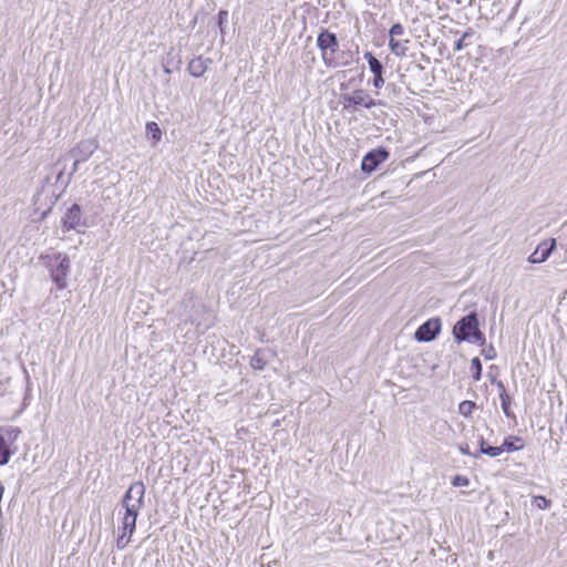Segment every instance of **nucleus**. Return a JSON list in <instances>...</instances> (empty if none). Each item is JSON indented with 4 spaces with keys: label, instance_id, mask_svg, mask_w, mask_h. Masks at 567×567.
Wrapping results in <instances>:
<instances>
[{
    "label": "nucleus",
    "instance_id": "obj_10",
    "mask_svg": "<svg viewBox=\"0 0 567 567\" xmlns=\"http://www.w3.org/2000/svg\"><path fill=\"white\" fill-rule=\"evenodd\" d=\"M80 227H85V221L82 217V209L80 205L73 204L68 210L65 212L63 218H62V228L63 231H70V230H80Z\"/></svg>",
    "mask_w": 567,
    "mask_h": 567
},
{
    "label": "nucleus",
    "instance_id": "obj_11",
    "mask_svg": "<svg viewBox=\"0 0 567 567\" xmlns=\"http://www.w3.org/2000/svg\"><path fill=\"white\" fill-rule=\"evenodd\" d=\"M441 331V319L431 318L422 323L415 331V339L420 342H430L436 338Z\"/></svg>",
    "mask_w": 567,
    "mask_h": 567
},
{
    "label": "nucleus",
    "instance_id": "obj_1",
    "mask_svg": "<svg viewBox=\"0 0 567 567\" xmlns=\"http://www.w3.org/2000/svg\"><path fill=\"white\" fill-rule=\"evenodd\" d=\"M145 485L137 481L130 485L122 497L121 508L124 511L121 517V526L116 538V547L124 549L136 529V520L144 506Z\"/></svg>",
    "mask_w": 567,
    "mask_h": 567
},
{
    "label": "nucleus",
    "instance_id": "obj_8",
    "mask_svg": "<svg viewBox=\"0 0 567 567\" xmlns=\"http://www.w3.org/2000/svg\"><path fill=\"white\" fill-rule=\"evenodd\" d=\"M20 434L21 430L19 427L0 426V466L9 463L11 456L13 455L11 445L18 440Z\"/></svg>",
    "mask_w": 567,
    "mask_h": 567
},
{
    "label": "nucleus",
    "instance_id": "obj_17",
    "mask_svg": "<svg viewBox=\"0 0 567 567\" xmlns=\"http://www.w3.org/2000/svg\"><path fill=\"white\" fill-rule=\"evenodd\" d=\"M409 40L399 41L395 39H389V47L391 52L396 56H404L408 51Z\"/></svg>",
    "mask_w": 567,
    "mask_h": 567
},
{
    "label": "nucleus",
    "instance_id": "obj_24",
    "mask_svg": "<svg viewBox=\"0 0 567 567\" xmlns=\"http://www.w3.org/2000/svg\"><path fill=\"white\" fill-rule=\"evenodd\" d=\"M474 408H475V403L474 402H472V401H463L458 405V412L462 415H464V416H468L473 412Z\"/></svg>",
    "mask_w": 567,
    "mask_h": 567
},
{
    "label": "nucleus",
    "instance_id": "obj_18",
    "mask_svg": "<svg viewBox=\"0 0 567 567\" xmlns=\"http://www.w3.org/2000/svg\"><path fill=\"white\" fill-rule=\"evenodd\" d=\"M475 32L472 28H468L462 37L454 42V50L462 51L464 48L471 44V39L474 37Z\"/></svg>",
    "mask_w": 567,
    "mask_h": 567
},
{
    "label": "nucleus",
    "instance_id": "obj_14",
    "mask_svg": "<svg viewBox=\"0 0 567 567\" xmlns=\"http://www.w3.org/2000/svg\"><path fill=\"white\" fill-rule=\"evenodd\" d=\"M212 62L210 59H204L203 56H197L190 60L188 63V72L194 78H200L207 70L208 64Z\"/></svg>",
    "mask_w": 567,
    "mask_h": 567
},
{
    "label": "nucleus",
    "instance_id": "obj_25",
    "mask_svg": "<svg viewBox=\"0 0 567 567\" xmlns=\"http://www.w3.org/2000/svg\"><path fill=\"white\" fill-rule=\"evenodd\" d=\"M405 32L404 27L401 23H394L389 30L390 39H395V37H401Z\"/></svg>",
    "mask_w": 567,
    "mask_h": 567
},
{
    "label": "nucleus",
    "instance_id": "obj_5",
    "mask_svg": "<svg viewBox=\"0 0 567 567\" xmlns=\"http://www.w3.org/2000/svg\"><path fill=\"white\" fill-rule=\"evenodd\" d=\"M317 47L321 51V59L327 68H339L349 64L348 61L339 62L334 53L339 51V40L336 33L322 28L317 35Z\"/></svg>",
    "mask_w": 567,
    "mask_h": 567
},
{
    "label": "nucleus",
    "instance_id": "obj_20",
    "mask_svg": "<svg viewBox=\"0 0 567 567\" xmlns=\"http://www.w3.org/2000/svg\"><path fill=\"white\" fill-rule=\"evenodd\" d=\"M499 399H501V406H502V410H503L504 414L507 417H513L514 419L515 415H514V413L511 410L512 400H511V396L508 395V393L499 394Z\"/></svg>",
    "mask_w": 567,
    "mask_h": 567
},
{
    "label": "nucleus",
    "instance_id": "obj_7",
    "mask_svg": "<svg viewBox=\"0 0 567 567\" xmlns=\"http://www.w3.org/2000/svg\"><path fill=\"white\" fill-rule=\"evenodd\" d=\"M97 141L94 138H89L81 141L70 152L61 155L63 158H68V164L72 162L70 174L73 175L78 171L79 164L87 161L91 157V155L97 150Z\"/></svg>",
    "mask_w": 567,
    "mask_h": 567
},
{
    "label": "nucleus",
    "instance_id": "obj_15",
    "mask_svg": "<svg viewBox=\"0 0 567 567\" xmlns=\"http://www.w3.org/2000/svg\"><path fill=\"white\" fill-rule=\"evenodd\" d=\"M524 447L523 439L516 435H509L504 439L503 444L499 445V450L503 452H516Z\"/></svg>",
    "mask_w": 567,
    "mask_h": 567
},
{
    "label": "nucleus",
    "instance_id": "obj_26",
    "mask_svg": "<svg viewBox=\"0 0 567 567\" xmlns=\"http://www.w3.org/2000/svg\"><path fill=\"white\" fill-rule=\"evenodd\" d=\"M451 483L454 487H464L468 486L470 480L464 475H455Z\"/></svg>",
    "mask_w": 567,
    "mask_h": 567
},
{
    "label": "nucleus",
    "instance_id": "obj_6",
    "mask_svg": "<svg viewBox=\"0 0 567 567\" xmlns=\"http://www.w3.org/2000/svg\"><path fill=\"white\" fill-rule=\"evenodd\" d=\"M341 104L343 111L348 113H357L361 109H372L382 105L381 101L374 100L365 90L357 89L352 93L341 94Z\"/></svg>",
    "mask_w": 567,
    "mask_h": 567
},
{
    "label": "nucleus",
    "instance_id": "obj_19",
    "mask_svg": "<svg viewBox=\"0 0 567 567\" xmlns=\"http://www.w3.org/2000/svg\"><path fill=\"white\" fill-rule=\"evenodd\" d=\"M267 364V360L262 355L261 350H257L250 360V365L255 370H262Z\"/></svg>",
    "mask_w": 567,
    "mask_h": 567
},
{
    "label": "nucleus",
    "instance_id": "obj_9",
    "mask_svg": "<svg viewBox=\"0 0 567 567\" xmlns=\"http://www.w3.org/2000/svg\"><path fill=\"white\" fill-rule=\"evenodd\" d=\"M390 156V152L383 147H377L368 152L361 162V171L367 174L374 172L380 164L385 162Z\"/></svg>",
    "mask_w": 567,
    "mask_h": 567
},
{
    "label": "nucleus",
    "instance_id": "obj_3",
    "mask_svg": "<svg viewBox=\"0 0 567 567\" xmlns=\"http://www.w3.org/2000/svg\"><path fill=\"white\" fill-rule=\"evenodd\" d=\"M40 259L49 271L52 282L58 290L68 287V278L71 272L70 257L64 252H52L41 255Z\"/></svg>",
    "mask_w": 567,
    "mask_h": 567
},
{
    "label": "nucleus",
    "instance_id": "obj_2",
    "mask_svg": "<svg viewBox=\"0 0 567 567\" xmlns=\"http://www.w3.org/2000/svg\"><path fill=\"white\" fill-rule=\"evenodd\" d=\"M68 158L60 156L47 174L41 189L34 195L35 205L42 198L48 200V208L43 212V216L51 210L52 206L59 200L71 183L73 175L70 174V171L68 172Z\"/></svg>",
    "mask_w": 567,
    "mask_h": 567
},
{
    "label": "nucleus",
    "instance_id": "obj_31",
    "mask_svg": "<svg viewBox=\"0 0 567 567\" xmlns=\"http://www.w3.org/2000/svg\"><path fill=\"white\" fill-rule=\"evenodd\" d=\"M23 374H24L25 380L29 381L30 380V375H29V372H28L25 367H23Z\"/></svg>",
    "mask_w": 567,
    "mask_h": 567
},
{
    "label": "nucleus",
    "instance_id": "obj_30",
    "mask_svg": "<svg viewBox=\"0 0 567 567\" xmlns=\"http://www.w3.org/2000/svg\"><path fill=\"white\" fill-rule=\"evenodd\" d=\"M491 381H492L493 384H495L497 386V389L499 390V394L507 393L506 389H505V385H504V383L501 380H497L496 378H493Z\"/></svg>",
    "mask_w": 567,
    "mask_h": 567
},
{
    "label": "nucleus",
    "instance_id": "obj_27",
    "mask_svg": "<svg viewBox=\"0 0 567 567\" xmlns=\"http://www.w3.org/2000/svg\"><path fill=\"white\" fill-rule=\"evenodd\" d=\"M482 355L486 359V360H493L496 358L497 353H496V350L495 348L493 347V344H489L488 347H485L483 350H482Z\"/></svg>",
    "mask_w": 567,
    "mask_h": 567
},
{
    "label": "nucleus",
    "instance_id": "obj_32",
    "mask_svg": "<svg viewBox=\"0 0 567 567\" xmlns=\"http://www.w3.org/2000/svg\"><path fill=\"white\" fill-rule=\"evenodd\" d=\"M164 72H165V73H167V74H169V73H171V70H169L166 65H164Z\"/></svg>",
    "mask_w": 567,
    "mask_h": 567
},
{
    "label": "nucleus",
    "instance_id": "obj_12",
    "mask_svg": "<svg viewBox=\"0 0 567 567\" xmlns=\"http://www.w3.org/2000/svg\"><path fill=\"white\" fill-rule=\"evenodd\" d=\"M364 59L367 60L368 64H369V69L370 71L373 73V80H372V85L375 87V89H381L383 85H384V78H383V72H384V66L382 64L381 61H379L372 52L370 51H367L364 53Z\"/></svg>",
    "mask_w": 567,
    "mask_h": 567
},
{
    "label": "nucleus",
    "instance_id": "obj_22",
    "mask_svg": "<svg viewBox=\"0 0 567 567\" xmlns=\"http://www.w3.org/2000/svg\"><path fill=\"white\" fill-rule=\"evenodd\" d=\"M146 132H147L148 134H151V135H152V138H153L154 141H156V142H157V141H159V140H161V137H162V132H161V130H159V127H158L157 123H155V122H148V123L146 124Z\"/></svg>",
    "mask_w": 567,
    "mask_h": 567
},
{
    "label": "nucleus",
    "instance_id": "obj_13",
    "mask_svg": "<svg viewBox=\"0 0 567 567\" xmlns=\"http://www.w3.org/2000/svg\"><path fill=\"white\" fill-rule=\"evenodd\" d=\"M556 248V240L554 238L549 240H544L536 249L532 252V255L528 257V261L530 264H540L544 262L549 258L554 249Z\"/></svg>",
    "mask_w": 567,
    "mask_h": 567
},
{
    "label": "nucleus",
    "instance_id": "obj_21",
    "mask_svg": "<svg viewBox=\"0 0 567 567\" xmlns=\"http://www.w3.org/2000/svg\"><path fill=\"white\" fill-rule=\"evenodd\" d=\"M482 362L480 358L475 357L471 360V371L474 381H480L482 377Z\"/></svg>",
    "mask_w": 567,
    "mask_h": 567
},
{
    "label": "nucleus",
    "instance_id": "obj_4",
    "mask_svg": "<svg viewBox=\"0 0 567 567\" xmlns=\"http://www.w3.org/2000/svg\"><path fill=\"white\" fill-rule=\"evenodd\" d=\"M453 337L456 342H470L484 346L486 342L484 333L480 330L478 315L472 311L462 317L453 327Z\"/></svg>",
    "mask_w": 567,
    "mask_h": 567
},
{
    "label": "nucleus",
    "instance_id": "obj_23",
    "mask_svg": "<svg viewBox=\"0 0 567 567\" xmlns=\"http://www.w3.org/2000/svg\"><path fill=\"white\" fill-rule=\"evenodd\" d=\"M551 502L545 496L538 495L533 497V505L539 509H547L550 507Z\"/></svg>",
    "mask_w": 567,
    "mask_h": 567
},
{
    "label": "nucleus",
    "instance_id": "obj_28",
    "mask_svg": "<svg viewBox=\"0 0 567 567\" xmlns=\"http://www.w3.org/2000/svg\"><path fill=\"white\" fill-rule=\"evenodd\" d=\"M458 451H460V452H461V454H463V455H468V456H472V457H474V458H477V457H478V452H476V453H472V452L470 451V446H468V444H466V443H464V444H460V445H458Z\"/></svg>",
    "mask_w": 567,
    "mask_h": 567
},
{
    "label": "nucleus",
    "instance_id": "obj_29",
    "mask_svg": "<svg viewBox=\"0 0 567 567\" xmlns=\"http://www.w3.org/2000/svg\"><path fill=\"white\" fill-rule=\"evenodd\" d=\"M227 18H228V12L226 10H220L218 12V27L221 32L224 31V25L227 22Z\"/></svg>",
    "mask_w": 567,
    "mask_h": 567
},
{
    "label": "nucleus",
    "instance_id": "obj_16",
    "mask_svg": "<svg viewBox=\"0 0 567 567\" xmlns=\"http://www.w3.org/2000/svg\"><path fill=\"white\" fill-rule=\"evenodd\" d=\"M478 446H480L478 456L481 454H485V455H488L491 457H496V456H499L502 454V450H499V446H491V445H488L483 436H480V439H478Z\"/></svg>",
    "mask_w": 567,
    "mask_h": 567
}]
</instances>
